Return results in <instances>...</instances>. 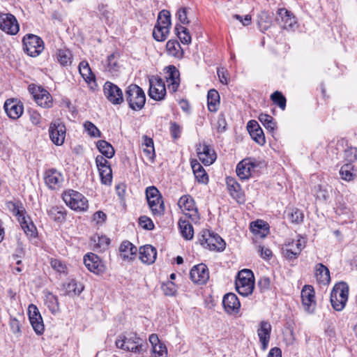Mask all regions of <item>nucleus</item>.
<instances>
[{"mask_svg":"<svg viewBox=\"0 0 357 357\" xmlns=\"http://www.w3.org/2000/svg\"><path fill=\"white\" fill-rule=\"evenodd\" d=\"M271 99L275 105H277L282 110L286 107V98L280 91H275L271 96Z\"/></svg>","mask_w":357,"mask_h":357,"instance_id":"54","label":"nucleus"},{"mask_svg":"<svg viewBox=\"0 0 357 357\" xmlns=\"http://www.w3.org/2000/svg\"><path fill=\"white\" fill-rule=\"evenodd\" d=\"M5 112L12 119H19L23 114V104L17 99H8L3 105Z\"/></svg>","mask_w":357,"mask_h":357,"instance_id":"23","label":"nucleus"},{"mask_svg":"<svg viewBox=\"0 0 357 357\" xmlns=\"http://www.w3.org/2000/svg\"><path fill=\"white\" fill-rule=\"evenodd\" d=\"M147 202L153 215L161 216L163 214L165 206L162 197H160V199H153Z\"/></svg>","mask_w":357,"mask_h":357,"instance_id":"40","label":"nucleus"},{"mask_svg":"<svg viewBox=\"0 0 357 357\" xmlns=\"http://www.w3.org/2000/svg\"><path fill=\"white\" fill-rule=\"evenodd\" d=\"M93 243V249L97 252H104L109 248L110 239L105 235L95 234L91 238Z\"/></svg>","mask_w":357,"mask_h":357,"instance_id":"31","label":"nucleus"},{"mask_svg":"<svg viewBox=\"0 0 357 357\" xmlns=\"http://www.w3.org/2000/svg\"><path fill=\"white\" fill-rule=\"evenodd\" d=\"M22 229L28 236H36L37 229L32 221L30 220L29 218L22 217L19 218Z\"/></svg>","mask_w":357,"mask_h":357,"instance_id":"38","label":"nucleus"},{"mask_svg":"<svg viewBox=\"0 0 357 357\" xmlns=\"http://www.w3.org/2000/svg\"><path fill=\"white\" fill-rule=\"evenodd\" d=\"M152 351V357H167V349L164 344L153 347Z\"/></svg>","mask_w":357,"mask_h":357,"instance_id":"61","label":"nucleus"},{"mask_svg":"<svg viewBox=\"0 0 357 357\" xmlns=\"http://www.w3.org/2000/svg\"><path fill=\"white\" fill-rule=\"evenodd\" d=\"M120 66L117 61V56L114 54L108 56L104 63V71L110 73L112 76L117 75Z\"/></svg>","mask_w":357,"mask_h":357,"instance_id":"34","label":"nucleus"},{"mask_svg":"<svg viewBox=\"0 0 357 357\" xmlns=\"http://www.w3.org/2000/svg\"><path fill=\"white\" fill-rule=\"evenodd\" d=\"M259 120L270 132H273L275 130V122L271 116L266 114H261L259 116Z\"/></svg>","mask_w":357,"mask_h":357,"instance_id":"50","label":"nucleus"},{"mask_svg":"<svg viewBox=\"0 0 357 357\" xmlns=\"http://www.w3.org/2000/svg\"><path fill=\"white\" fill-rule=\"evenodd\" d=\"M79 72L84 81L87 83L95 81V75L86 61H82L79 64Z\"/></svg>","mask_w":357,"mask_h":357,"instance_id":"39","label":"nucleus"},{"mask_svg":"<svg viewBox=\"0 0 357 357\" xmlns=\"http://www.w3.org/2000/svg\"><path fill=\"white\" fill-rule=\"evenodd\" d=\"M56 60L62 66H70L72 63V54L69 50L60 49L56 54Z\"/></svg>","mask_w":357,"mask_h":357,"instance_id":"43","label":"nucleus"},{"mask_svg":"<svg viewBox=\"0 0 357 357\" xmlns=\"http://www.w3.org/2000/svg\"><path fill=\"white\" fill-rule=\"evenodd\" d=\"M208 108L211 112H216L220 105V95L215 89H211L207 95Z\"/></svg>","mask_w":357,"mask_h":357,"instance_id":"37","label":"nucleus"},{"mask_svg":"<svg viewBox=\"0 0 357 357\" xmlns=\"http://www.w3.org/2000/svg\"><path fill=\"white\" fill-rule=\"evenodd\" d=\"M83 290V284L75 280H71L68 282L63 283L62 285V291L64 296H74L79 295Z\"/></svg>","mask_w":357,"mask_h":357,"instance_id":"30","label":"nucleus"},{"mask_svg":"<svg viewBox=\"0 0 357 357\" xmlns=\"http://www.w3.org/2000/svg\"><path fill=\"white\" fill-rule=\"evenodd\" d=\"M119 251L123 259H132V256L135 255L137 253V248L130 241H126L121 244Z\"/></svg>","mask_w":357,"mask_h":357,"instance_id":"41","label":"nucleus"},{"mask_svg":"<svg viewBox=\"0 0 357 357\" xmlns=\"http://www.w3.org/2000/svg\"><path fill=\"white\" fill-rule=\"evenodd\" d=\"M306 241L305 238L298 236L296 240H292L285 245L283 250V255L289 259H296L302 250L305 247Z\"/></svg>","mask_w":357,"mask_h":357,"instance_id":"15","label":"nucleus"},{"mask_svg":"<svg viewBox=\"0 0 357 357\" xmlns=\"http://www.w3.org/2000/svg\"><path fill=\"white\" fill-rule=\"evenodd\" d=\"M158 26L167 28L171 26V15L168 10H162L159 13L156 24Z\"/></svg>","mask_w":357,"mask_h":357,"instance_id":"47","label":"nucleus"},{"mask_svg":"<svg viewBox=\"0 0 357 357\" xmlns=\"http://www.w3.org/2000/svg\"><path fill=\"white\" fill-rule=\"evenodd\" d=\"M102 183L110 185L112 181V171L111 167H103L98 169Z\"/></svg>","mask_w":357,"mask_h":357,"instance_id":"51","label":"nucleus"},{"mask_svg":"<svg viewBox=\"0 0 357 357\" xmlns=\"http://www.w3.org/2000/svg\"><path fill=\"white\" fill-rule=\"evenodd\" d=\"M66 133L65 125L59 120L50 123L49 127V134L52 142L56 146H61L63 144Z\"/></svg>","mask_w":357,"mask_h":357,"instance_id":"13","label":"nucleus"},{"mask_svg":"<svg viewBox=\"0 0 357 357\" xmlns=\"http://www.w3.org/2000/svg\"><path fill=\"white\" fill-rule=\"evenodd\" d=\"M169 33V29L155 25L153 31V36L157 41H164Z\"/></svg>","mask_w":357,"mask_h":357,"instance_id":"52","label":"nucleus"},{"mask_svg":"<svg viewBox=\"0 0 357 357\" xmlns=\"http://www.w3.org/2000/svg\"><path fill=\"white\" fill-rule=\"evenodd\" d=\"M193 174L197 182L206 184L208 182V176L204 167L196 160L191 162Z\"/></svg>","mask_w":357,"mask_h":357,"instance_id":"33","label":"nucleus"},{"mask_svg":"<svg viewBox=\"0 0 357 357\" xmlns=\"http://www.w3.org/2000/svg\"><path fill=\"white\" fill-rule=\"evenodd\" d=\"M222 305L227 313L236 315L240 311L241 303L236 294L228 293L223 297Z\"/></svg>","mask_w":357,"mask_h":357,"instance_id":"24","label":"nucleus"},{"mask_svg":"<svg viewBox=\"0 0 357 357\" xmlns=\"http://www.w3.org/2000/svg\"><path fill=\"white\" fill-rule=\"evenodd\" d=\"M354 167L351 163H347L342 166L340 170L341 178L345 181H349L354 179L353 173Z\"/></svg>","mask_w":357,"mask_h":357,"instance_id":"49","label":"nucleus"},{"mask_svg":"<svg viewBox=\"0 0 357 357\" xmlns=\"http://www.w3.org/2000/svg\"><path fill=\"white\" fill-rule=\"evenodd\" d=\"M258 26L263 32L268 30L271 25V17L266 11H261L258 15Z\"/></svg>","mask_w":357,"mask_h":357,"instance_id":"45","label":"nucleus"},{"mask_svg":"<svg viewBox=\"0 0 357 357\" xmlns=\"http://www.w3.org/2000/svg\"><path fill=\"white\" fill-rule=\"evenodd\" d=\"M302 303L305 311L311 312L316 305L314 289L311 285H305L301 294Z\"/></svg>","mask_w":357,"mask_h":357,"instance_id":"21","label":"nucleus"},{"mask_svg":"<svg viewBox=\"0 0 357 357\" xmlns=\"http://www.w3.org/2000/svg\"><path fill=\"white\" fill-rule=\"evenodd\" d=\"M115 344L122 350L140 354L145 351L146 342L135 333L125 332L118 336Z\"/></svg>","mask_w":357,"mask_h":357,"instance_id":"1","label":"nucleus"},{"mask_svg":"<svg viewBox=\"0 0 357 357\" xmlns=\"http://www.w3.org/2000/svg\"><path fill=\"white\" fill-rule=\"evenodd\" d=\"M44 181L46 185L51 190L61 188L64 181L63 174L55 168L47 169L44 173Z\"/></svg>","mask_w":357,"mask_h":357,"instance_id":"12","label":"nucleus"},{"mask_svg":"<svg viewBox=\"0 0 357 357\" xmlns=\"http://www.w3.org/2000/svg\"><path fill=\"white\" fill-rule=\"evenodd\" d=\"M140 260L145 264H152L156 259L157 252L155 248L146 245L139 248V251Z\"/></svg>","mask_w":357,"mask_h":357,"instance_id":"29","label":"nucleus"},{"mask_svg":"<svg viewBox=\"0 0 357 357\" xmlns=\"http://www.w3.org/2000/svg\"><path fill=\"white\" fill-rule=\"evenodd\" d=\"M104 94L113 105H120L124 101L121 89L111 82H106L103 86Z\"/></svg>","mask_w":357,"mask_h":357,"instance_id":"14","label":"nucleus"},{"mask_svg":"<svg viewBox=\"0 0 357 357\" xmlns=\"http://www.w3.org/2000/svg\"><path fill=\"white\" fill-rule=\"evenodd\" d=\"M247 128L253 140L260 145L265 144L266 139L264 132L256 121H250L248 123Z\"/></svg>","mask_w":357,"mask_h":357,"instance_id":"26","label":"nucleus"},{"mask_svg":"<svg viewBox=\"0 0 357 357\" xmlns=\"http://www.w3.org/2000/svg\"><path fill=\"white\" fill-rule=\"evenodd\" d=\"M235 284L239 294L243 296L250 295L255 289V277L252 271L248 269L239 271Z\"/></svg>","mask_w":357,"mask_h":357,"instance_id":"4","label":"nucleus"},{"mask_svg":"<svg viewBox=\"0 0 357 357\" xmlns=\"http://www.w3.org/2000/svg\"><path fill=\"white\" fill-rule=\"evenodd\" d=\"M275 20L279 26L283 29H291L296 24V22L293 14L285 8L278 9Z\"/></svg>","mask_w":357,"mask_h":357,"instance_id":"18","label":"nucleus"},{"mask_svg":"<svg viewBox=\"0 0 357 357\" xmlns=\"http://www.w3.org/2000/svg\"><path fill=\"white\" fill-rule=\"evenodd\" d=\"M84 128L91 137H100L101 136V132L99 129L90 121H86L84 123Z\"/></svg>","mask_w":357,"mask_h":357,"instance_id":"57","label":"nucleus"},{"mask_svg":"<svg viewBox=\"0 0 357 357\" xmlns=\"http://www.w3.org/2000/svg\"><path fill=\"white\" fill-rule=\"evenodd\" d=\"M149 95L155 100H163L166 96V87L162 79L153 76L149 79Z\"/></svg>","mask_w":357,"mask_h":357,"instance_id":"11","label":"nucleus"},{"mask_svg":"<svg viewBox=\"0 0 357 357\" xmlns=\"http://www.w3.org/2000/svg\"><path fill=\"white\" fill-rule=\"evenodd\" d=\"M271 325L267 321H261L257 329V335L261 344L262 349H266L271 337Z\"/></svg>","mask_w":357,"mask_h":357,"instance_id":"28","label":"nucleus"},{"mask_svg":"<svg viewBox=\"0 0 357 357\" xmlns=\"http://www.w3.org/2000/svg\"><path fill=\"white\" fill-rule=\"evenodd\" d=\"M199 160L204 165H211L216 160V153L213 148L206 144H199L197 148Z\"/></svg>","mask_w":357,"mask_h":357,"instance_id":"22","label":"nucleus"},{"mask_svg":"<svg viewBox=\"0 0 357 357\" xmlns=\"http://www.w3.org/2000/svg\"><path fill=\"white\" fill-rule=\"evenodd\" d=\"M313 193L316 197V199L319 201L326 202L329 197L328 190L325 188H323L320 185L314 186L313 189Z\"/></svg>","mask_w":357,"mask_h":357,"instance_id":"55","label":"nucleus"},{"mask_svg":"<svg viewBox=\"0 0 357 357\" xmlns=\"http://www.w3.org/2000/svg\"><path fill=\"white\" fill-rule=\"evenodd\" d=\"M24 50L28 55L36 57L44 50L43 40L38 36L28 34L23 38Z\"/></svg>","mask_w":357,"mask_h":357,"instance_id":"9","label":"nucleus"},{"mask_svg":"<svg viewBox=\"0 0 357 357\" xmlns=\"http://www.w3.org/2000/svg\"><path fill=\"white\" fill-rule=\"evenodd\" d=\"M250 229L252 232L255 234H261L262 236H265L268 233L267 228L264 227L261 221L252 222Z\"/></svg>","mask_w":357,"mask_h":357,"instance_id":"59","label":"nucleus"},{"mask_svg":"<svg viewBox=\"0 0 357 357\" xmlns=\"http://www.w3.org/2000/svg\"><path fill=\"white\" fill-rule=\"evenodd\" d=\"M7 207L9 211L19 219L20 218L24 217L25 210L22 203L8 202Z\"/></svg>","mask_w":357,"mask_h":357,"instance_id":"48","label":"nucleus"},{"mask_svg":"<svg viewBox=\"0 0 357 357\" xmlns=\"http://www.w3.org/2000/svg\"><path fill=\"white\" fill-rule=\"evenodd\" d=\"M190 277L194 283L205 284L209 279L208 269L204 264L195 265L190 270Z\"/></svg>","mask_w":357,"mask_h":357,"instance_id":"19","label":"nucleus"},{"mask_svg":"<svg viewBox=\"0 0 357 357\" xmlns=\"http://www.w3.org/2000/svg\"><path fill=\"white\" fill-rule=\"evenodd\" d=\"M84 263L89 271L97 275L102 273L105 270L104 264L100 258L92 252L84 255Z\"/></svg>","mask_w":357,"mask_h":357,"instance_id":"17","label":"nucleus"},{"mask_svg":"<svg viewBox=\"0 0 357 357\" xmlns=\"http://www.w3.org/2000/svg\"><path fill=\"white\" fill-rule=\"evenodd\" d=\"M288 215L289 220L293 223L299 224L303 220V213L298 209L293 210Z\"/></svg>","mask_w":357,"mask_h":357,"instance_id":"62","label":"nucleus"},{"mask_svg":"<svg viewBox=\"0 0 357 357\" xmlns=\"http://www.w3.org/2000/svg\"><path fill=\"white\" fill-rule=\"evenodd\" d=\"M175 31L177 36L183 44L188 45L191 43V36L187 28L181 25L176 24Z\"/></svg>","mask_w":357,"mask_h":357,"instance_id":"46","label":"nucleus"},{"mask_svg":"<svg viewBox=\"0 0 357 357\" xmlns=\"http://www.w3.org/2000/svg\"><path fill=\"white\" fill-rule=\"evenodd\" d=\"M45 304L53 314L60 310L58 297L51 292H48L45 295Z\"/></svg>","mask_w":357,"mask_h":357,"instance_id":"44","label":"nucleus"},{"mask_svg":"<svg viewBox=\"0 0 357 357\" xmlns=\"http://www.w3.org/2000/svg\"><path fill=\"white\" fill-rule=\"evenodd\" d=\"M166 50L169 55L176 58H181L183 51L179 43L175 40H169L166 45Z\"/></svg>","mask_w":357,"mask_h":357,"instance_id":"42","label":"nucleus"},{"mask_svg":"<svg viewBox=\"0 0 357 357\" xmlns=\"http://www.w3.org/2000/svg\"><path fill=\"white\" fill-rule=\"evenodd\" d=\"M315 277L318 283L321 284H328L331 281L330 271L324 264L319 263L315 266Z\"/></svg>","mask_w":357,"mask_h":357,"instance_id":"32","label":"nucleus"},{"mask_svg":"<svg viewBox=\"0 0 357 357\" xmlns=\"http://www.w3.org/2000/svg\"><path fill=\"white\" fill-rule=\"evenodd\" d=\"M178 205L182 210L183 214L192 221L196 222L199 220L197 209L195 206L194 199L188 195L182 196L178 202Z\"/></svg>","mask_w":357,"mask_h":357,"instance_id":"10","label":"nucleus"},{"mask_svg":"<svg viewBox=\"0 0 357 357\" xmlns=\"http://www.w3.org/2000/svg\"><path fill=\"white\" fill-rule=\"evenodd\" d=\"M349 286L344 282L336 283L331 293V303L336 311H342L347 302Z\"/></svg>","mask_w":357,"mask_h":357,"instance_id":"3","label":"nucleus"},{"mask_svg":"<svg viewBox=\"0 0 357 357\" xmlns=\"http://www.w3.org/2000/svg\"><path fill=\"white\" fill-rule=\"evenodd\" d=\"M125 97L129 107L134 111L141 110L146 102L144 91L136 84H130L126 88Z\"/></svg>","mask_w":357,"mask_h":357,"instance_id":"2","label":"nucleus"},{"mask_svg":"<svg viewBox=\"0 0 357 357\" xmlns=\"http://www.w3.org/2000/svg\"><path fill=\"white\" fill-rule=\"evenodd\" d=\"M49 217L57 222H62L65 219V213L58 206H52L47 210Z\"/></svg>","mask_w":357,"mask_h":357,"instance_id":"53","label":"nucleus"},{"mask_svg":"<svg viewBox=\"0 0 357 357\" xmlns=\"http://www.w3.org/2000/svg\"><path fill=\"white\" fill-rule=\"evenodd\" d=\"M261 165V162L255 158H245L238 163L236 169V174L241 180H247L258 171Z\"/></svg>","mask_w":357,"mask_h":357,"instance_id":"8","label":"nucleus"},{"mask_svg":"<svg viewBox=\"0 0 357 357\" xmlns=\"http://www.w3.org/2000/svg\"><path fill=\"white\" fill-rule=\"evenodd\" d=\"M96 147L106 158H112L115 154V150L112 145L105 140H98L96 142Z\"/></svg>","mask_w":357,"mask_h":357,"instance_id":"36","label":"nucleus"},{"mask_svg":"<svg viewBox=\"0 0 357 357\" xmlns=\"http://www.w3.org/2000/svg\"><path fill=\"white\" fill-rule=\"evenodd\" d=\"M50 265L55 271L59 273L67 274V266L61 260L57 259H51Z\"/></svg>","mask_w":357,"mask_h":357,"instance_id":"56","label":"nucleus"},{"mask_svg":"<svg viewBox=\"0 0 357 357\" xmlns=\"http://www.w3.org/2000/svg\"><path fill=\"white\" fill-rule=\"evenodd\" d=\"M28 313L30 323L34 331L38 335L43 334L45 326L43 318L37 307L33 304L30 305L28 308Z\"/></svg>","mask_w":357,"mask_h":357,"instance_id":"20","label":"nucleus"},{"mask_svg":"<svg viewBox=\"0 0 357 357\" xmlns=\"http://www.w3.org/2000/svg\"><path fill=\"white\" fill-rule=\"evenodd\" d=\"M200 244L210 250L222 251L225 248V243L217 234L209 231H202L198 239Z\"/></svg>","mask_w":357,"mask_h":357,"instance_id":"6","label":"nucleus"},{"mask_svg":"<svg viewBox=\"0 0 357 357\" xmlns=\"http://www.w3.org/2000/svg\"><path fill=\"white\" fill-rule=\"evenodd\" d=\"M0 29L10 35L16 34L20 29L15 17L10 13H0Z\"/></svg>","mask_w":357,"mask_h":357,"instance_id":"16","label":"nucleus"},{"mask_svg":"<svg viewBox=\"0 0 357 357\" xmlns=\"http://www.w3.org/2000/svg\"><path fill=\"white\" fill-rule=\"evenodd\" d=\"M258 287L261 292L266 291L271 289V280L268 277H261L257 283Z\"/></svg>","mask_w":357,"mask_h":357,"instance_id":"64","label":"nucleus"},{"mask_svg":"<svg viewBox=\"0 0 357 357\" xmlns=\"http://www.w3.org/2000/svg\"><path fill=\"white\" fill-rule=\"evenodd\" d=\"M178 227L181 236L186 240H191L194 236L193 227L189 220L180 218L178 221Z\"/></svg>","mask_w":357,"mask_h":357,"instance_id":"35","label":"nucleus"},{"mask_svg":"<svg viewBox=\"0 0 357 357\" xmlns=\"http://www.w3.org/2000/svg\"><path fill=\"white\" fill-rule=\"evenodd\" d=\"M166 79L168 89L172 93L176 92L180 84V73L174 66L165 68Z\"/></svg>","mask_w":357,"mask_h":357,"instance_id":"25","label":"nucleus"},{"mask_svg":"<svg viewBox=\"0 0 357 357\" xmlns=\"http://www.w3.org/2000/svg\"><path fill=\"white\" fill-rule=\"evenodd\" d=\"M188 8L182 7L177 10L176 16L180 23L185 25L190 24V20L188 17Z\"/></svg>","mask_w":357,"mask_h":357,"instance_id":"60","label":"nucleus"},{"mask_svg":"<svg viewBox=\"0 0 357 357\" xmlns=\"http://www.w3.org/2000/svg\"><path fill=\"white\" fill-rule=\"evenodd\" d=\"M98 10L101 17L104 19L107 22H109L112 18L113 13L112 10L108 8L107 5H98Z\"/></svg>","mask_w":357,"mask_h":357,"instance_id":"58","label":"nucleus"},{"mask_svg":"<svg viewBox=\"0 0 357 357\" xmlns=\"http://www.w3.org/2000/svg\"><path fill=\"white\" fill-rule=\"evenodd\" d=\"M28 90L38 105L43 108H51L52 107L53 98L47 90L34 84H29Z\"/></svg>","mask_w":357,"mask_h":357,"instance_id":"7","label":"nucleus"},{"mask_svg":"<svg viewBox=\"0 0 357 357\" xmlns=\"http://www.w3.org/2000/svg\"><path fill=\"white\" fill-rule=\"evenodd\" d=\"M228 190L231 196L238 202H244V193L240 184L232 177H227L226 179Z\"/></svg>","mask_w":357,"mask_h":357,"instance_id":"27","label":"nucleus"},{"mask_svg":"<svg viewBox=\"0 0 357 357\" xmlns=\"http://www.w3.org/2000/svg\"><path fill=\"white\" fill-rule=\"evenodd\" d=\"M63 199L66 204L76 211H85L89 207L87 199L80 192L68 190L63 193Z\"/></svg>","mask_w":357,"mask_h":357,"instance_id":"5","label":"nucleus"},{"mask_svg":"<svg viewBox=\"0 0 357 357\" xmlns=\"http://www.w3.org/2000/svg\"><path fill=\"white\" fill-rule=\"evenodd\" d=\"M139 224L142 228L146 230H153L154 229V224L153 221L150 218L146 215L139 217Z\"/></svg>","mask_w":357,"mask_h":357,"instance_id":"63","label":"nucleus"}]
</instances>
